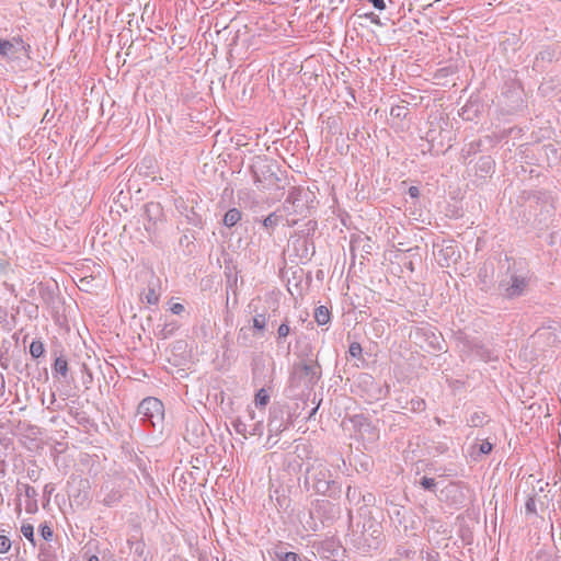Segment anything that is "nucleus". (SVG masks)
I'll return each mask as SVG.
<instances>
[{"label":"nucleus","mask_w":561,"mask_h":561,"mask_svg":"<svg viewBox=\"0 0 561 561\" xmlns=\"http://www.w3.org/2000/svg\"><path fill=\"white\" fill-rule=\"evenodd\" d=\"M351 492H352V489H351V486H348L347 492H346L347 497L354 496V493H351Z\"/></svg>","instance_id":"de8ad7c7"},{"label":"nucleus","mask_w":561,"mask_h":561,"mask_svg":"<svg viewBox=\"0 0 561 561\" xmlns=\"http://www.w3.org/2000/svg\"><path fill=\"white\" fill-rule=\"evenodd\" d=\"M248 416L252 423L248 424L247 422H244L238 417L232 422V426H233L234 431L238 434L243 435L244 437L247 436V434H249L251 436H254V435L261 436L263 434V430H264L263 421L262 420L254 421L255 412L253 409H248Z\"/></svg>","instance_id":"0eeeda50"},{"label":"nucleus","mask_w":561,"mask_h":561,"mask_svg":"<svg viewBox=\"0 0 561 561\" xmlns=\"http://www.w3.org/2000/svg\"><path fill=\"white\" fill-rule=\"evenodd\" d=\"M11 548V541L7 536L0 535V553H5Z\"/></svg>","instance_id":"c756f323"},{"label":"nucleus","mask_w":561,"mask_h":561,"mask_svg":"<svg viewBox=\"0 0 561 561\" xmlns=\"http://www.w3.org/2000/svg\"><path fill=\"white\" fill-rule=\"evenodd\" d=\"M411 336L415 339L416 343L422 348H427L428 351L443 350V335L431 325L415 328L414 331H412Z\"/></svg>","instance_id":"20e7f679"},{"label":"nucleus","mask_w":561,"mask_h":561,"mask_svg":"<svg viewBox=\"0 0 561 561\" xmlns=\"http://www.w3.org/2000/svg\"><path fill=\"white\" fill-rule=\"evenodd\" d=\"M179 329V323L176 321H171L164 323L160 331L157 333L159 339L165 340L172 336Z\"/></svg>","instance_id":"ddd939ff"},{"label":"nucleus","mask_w":561,"mask_h":561,"mask_svg":"<svg viewBox=\"0 0 561 561\" xmlns=\"http://www.w3.org/2000/svg\"><path fill=\"white\" fill-rule=\"evenodd\" d=\"M290 327L288 318H285L280 325L277 328L276 341L277 343H282L289 334Z\"/></svg>","instance_id":"dca6fc26"},{"label":"nucleus","mask_w":561,"mask_h":561,"mask_svg":"<svg viewBox=\"0 0 561 561\" xmlns=\"http://www.w3.org/2000/svg\"><path fill=\"white\" fill-rule=\"evenodd\" d=\"M408 192L411 197H417L420 195V191L416 186H410Z\"/></svg>","instance_id":"58836bf2"},{"label":"nucleus","mask_w":561,"mask_h":561,"mask_svg":"<svg viewBox=\"0 0 561 561\" xmlns=\"http://www.w3.org/2000/svg\"><path fill=\"white\" fill-rule=\"evenodd\" d=\"M21 533L28 541L34 543V527L31 524H23L21 527Z\"/></svg>","instance_id":"393cba45"},{"label":"nucleus","mask_w":561,"mask_h":561,"mask_svg":"<svg viewBox=\"0 0 561 561\" xmlns=\"http://www.w3.org/2000/svg\"><path fill=\"white\" fill-rule=\"evenodd\" d=\"M22 489L24 491V494L30 500H36L37 491L31 486L30 484H22Z\"/></svg>","instance_id":"cd10ccee"},{"label":"nucleus","mask_w":561,"mask_h":561,"mask_svg":"<svg viewBox=\"0 0 561 561\" xmlns=\"http://www.w3.org/2000/svg\"><path fill=\"white\" fill-rule=\"evenodd\" d=\"M144 547H145V545H144V543H141V542L137 543V547H136V549H135V552H136L138 556H142V553H144Z\"/></svg>","instance_id":"a19ab883"},{"label":"nucleus","mask_w":561,"mask_h":561,"mask_svg":"<svg viewBox=\"0 0 561 561\" xmlns=\"http://www.w3.org/2000/svg\"><path fill=\"white\" fill-rule=\"evenodd\" d=\"M426 408L425 400L419 397L412 398L409 402V409L413 412H422Z\"/></svg>","instance_id":"aec40b11"},{"label":"nucleus","mask_w":561,"mask_h":561,"mask_svg":"<svg viewBox=\"0 0 561 561\" xmlns=\"http://www.w3.org/2000/svg\"><path fill=\"white\" fill-rule=\"evenodd\" d=\"M536 561H558L553 556L547 552H538L536 556Z\"/></svg>","instance_id":"2f4dec72"},{"label":"nucleus","mask_w":561,"mask_h":561,"mask_svg":"<svg viewBox=\"0 0 561 561\" xmlns=\"http://www.w3.org/2000/svg\"><path fill=\"white\" fill-rule=\"evenodd\" d=\"M357 387L363 388L360 396L368 402L378 401L386 394L382 387L369 374L359 375Z\"/></svg>","instance_id":"423d86ee"},{"label":"nucleus","mask_w":561,"mask_h":561,"mask_svg":"<svg viewBox=\"0 0 561 561\" xmlns=\"http://www.w3.org/2000/svg\"><path fill=\"white\" fill-rule=\"evenodd\" d=\"M420 484L424 490L435 492L436 481L434 478L423 477L420 481Z\"/></svg>","instance_id":"b1692460"},{"label":"nucleus","mask_w":561,"mask_h":561,"mask_svg":"<svg viewBox=\"0 0 561 561\" xmlns=\"http://www.w3.org/2000/svg\"><path fill=\"white\" fill-rule=\"evenodd\" d=\"M39 531H41L42 537L45 540L49 541V540L53 539L54 531H53L51 527L48 524H46V523L42 524L39 526Z\"/></svg>","instance_id":"bb28decb"},{"label":"nucleus","mask_w":561,"mask_h":561,"mask_svg":"<svg viewBox=\"0 0 561 561\" xmlns=\"http://www.w3.org/2000/svg\"><path fill=\"white\" fill-rule=\"evenodd\" d=\"M27 477L33 482H36L39 479V470L38 469H27Z\"/></svg>","instance_id":"72a5a7b5"},{"label":"nucleus","mask_w":561,"mask_h":561,"mask_svg":"<svg viewBox=\"0 0 561 561\" xmlns=\"http://www.w3.org/2000/svg\"><path fill=\"white\" fill-rule=\"evenodd\" d=\"M54 491V485L48 483L44 486V493L50 494Z\"/></svg>","instance_id":"79ce46f5"},{"label":"nucleus","mask_w":561,"mask_h":561,"mask_svg":"<svg viewBox=\"0 0 561 561\" xmlns=\"http://www.w3.org/2000/svg\"><path fill=\"white\" fill-rule=\"evenodd\" d=\"M137 413L141 416L144 422L156 426L163 420V403L157 398L148 397L139 403Z\"/></svg>","instance_id":"39448f33"},{"label":"nucleus","mask_w":561,"mask_h":561,"mask_svg":"<svg viewBox=\"0 0 561 561\" xmlns=\"http://www.w3.org/2000/svg\"><path fill=\"white\" fill-rule=\"evenodd\" d=\"M254 302H255V299L252 300V302L250 304V307H254L253 311L256 312V307H255Z\"/></svg>","instance_id":"8fccbe9b"},{"label":"nucleus","mask_w":561,"mask_h":561,"mask_svg":"<svg viewBox=\"0 0 561 561\" xmlns=\"http://www.w3.org/2000/svg\"><path fill=\"white\" fill-rule=\"evenodd\" d=\"M68 371L69 368L67 359L64 356L57 357L53 364V373L65 378L67 377Z\"/></svg>","instance_id":"f8f14e48"},{"label":"nucleus","mask_w":561,"mask_h":561,"mask_svg":"<svg viewBox=\"0 0 561 561\" xmlns=\"http://www.w3.org/2000/svg\"><path fill=\"white\" fill-rule=\"evenodd\" d=\"M525 510L527 514H536V500L534 496H529L525 503Z\"/></svg>","instance_id":"c85d7f7f"},{"label":"nucleus","mask_w":561,"mask_h":561,"mask_svg":"<svg viewBox=\"0 0 561 561\" xmlns=\"http://www.w3.org/2000/svg\"><path fill=\"white\" fill-rule=\"evenodd\" d=\"M363 348L362 345L357 342L351 343L348 347V354L351 357L358 358L362 356Z\"/></svg>","instance_id":"a878e982"},{"label":"nucleus","mask_w":561,"mask_h":561,"mask_svg":"<svg viewBox=\"0 0 561 561\" xmlns=\"http://www.w3.org/2000/svg\"><path fill=\"white\" fill-rule=\"evenodd\" d=\"M4 474H5L4 463L2 461H0V476H4Z\"/></svg>","instance_id":"c03bdc74"},{"label":"nucleus","mask_w":561,"mask_h":561,"mask_svg":"<svg viewBox=\"0 0 561 561\" xmlns=\"http://www.w3.org/2000/svg\"><path fill=\"white\" fill-rule=\"evenodd\" d=\"M444 251H446V253H448V254L455 252L454 247H446V249Z\"/></svg>","instance_id":"a18cd8bd"},{"label":"nucleus","mask_w":561,"mask_h":561,"mask_svg":"<svg viewBox=\"0 0 561 561\" xmlns=\"http://www.w3.org/2000/svg\"><path fill=\"white\" fill-rule=\"evenodd\" d=\"M83 369L87 371V377L84 378L83 382L88 383L92 381V374L89 371L85 365H83Z\"/></svg>","instance_id":"ea45409f"},{"label":"nucleus","mask_w":561,"mask_h":561,"mask_svg":"<svg viewBox=\"0 0 561 561\" xmlns=\"http://www.w3.org/2000/svg\"><path fill=\"white\" fill-rule=\"evenodd\" d=\"M25 510L30 514L35 513L38 510L37 500H31L30 502H27Z\"/></svg>","instance_id":"f704fd0d"},{"label":"nucleus","mask_w":561,"mask_h":561,"mask_svg":"<svg viewBox=\"0 0 561 561\" xmlns=\"http://www.w3.org/2000/svg\"><path fill=\"white\" fill-rule=\"evenodd\" d=\"M470 422L473 426H481L484 423V415L474 413L471 415Z\"/></svg>","instance_id":"7c9ffc66"},{"label":"nucleus","mask_w":561,"mask_h":561,"mask_svg":"<svg viewBox=\"0 0 561 561\" xmlns=\"http://www.w3.org/2000/svg\"><path fill=\"white\" fill-rule=\"evenodd\" d=\"M89 561H99V558L96 556H92Z\"/></svg>","instance_id":"3c124183"},{"label":"nucleus","mask_w":561,"mask_h":561,"mask_svg":"<svg viewBox=\"0 0 561 561\" xmlns=\"http://www.w3.org/2000/svg\"><path fill=\"white\" fill-rule=\"evenodd\" d=\"M279 219L280 216H278L276 213H272L263 220V226L266 229L273 230L278 225Z\"/></svg>","instance_id":"4be33fe9"},{"label":"nucleus","mask_w":561,"mask_h":561,"mask_svg":"<svg viewBox=\"0 0 561 561\" xmlns=\"http://www.w3.org/2000/svg\"><path fill=\"white\" fill-rule=\"evenodd\" d=\"M241 219V211L237 208L229 209L224 216V225L233 227Z\"/></svg>","instance_id":"2eb2a0df"},{"label":"nucleus","mask_w":561,"mask_h":561,"mask_svg":"<svg viewBox=\"0 0 561 561\" xmlns=\"http://www.w3.org/2000/svg\"><path fill=\"white\" fill-rule=\"evenodd\" d=\"M335 482L331 479V471L321 460H314L306 471L305 485L317 494L331 495Z\"/></svg>","instance_id":"f257e3e1"},{"label":"nucleus","mask_w":561,"mask_h":561,"mask_svg":"<svg viewBox=\"0 0 561 561\" xmlns=\"http://www.w3.org/2000/svg\"><path fill=\"white\" fill-rule=\"evenodd\" d=\"M368 2H370L377 10H385L386 9V3L383 0H367Z\"/></svg>","instance_id":"e433bc0d"},{"label":"nucleus","mask_w":561,"mask_h":561,"mask_svg":"<svg viewBox=\"0 0 561 561\" xmlns=\"http://www.w3.org/2000/svg\"><path fill=\"white\" fill-rule=\"evenodd\" d=\"M301 191L293 187L284 202V208L288 214H302L304 205L299 204Z\"/></svg>","instance_id":"9d476101"},{"label":"nucleus","mask_w":561,"mask_h":561,"mask_svg":"<svg viewBox=\"0 0 561 561\" xmlns=\"http://www.w3.org/2000/svg\"><path fill=\"white\" fill-rule=\"evenodd\" d=\"M408 112L409 110L407 106L396 105L391 107L390 115L398 118H404L408 115Z\"/></svg>","instance_id":"5701e85b"},{"label":"nucleus","mask_w":561,"mask_h":561,"mask_svg":"<svg viewBox=\"0 0 561 561\" xmlns=\"http://www.w3.org/2000/svg\"><path fill=\"white\" fill-rule=\"evenodd\" d=\"M331 313L329 309L324 306H320L316 308L314 311V320L319 325H324L330 322Z\"/></svg>","instance_id":"4468645a"},{"label":"nucleus","mask_w":561,"mask_h":561,"mask_svg":"<svg viewBox=\"0 0 561 561\" xmlns=\"http://www.w3.org/2000/svg\"><path fill=\"white\" fill-rule=\"evenodd\" d=\"M283 561H300V558L295 552H286L282 558Z\"/></svg>","instance_id":"c9c22d12"},{"label":"nucleus","mask_w":561,"mask_h":561,"mask_svg":"<svg viewBox=\"0 0 561 561\" xmlns=\"http://www.w3.org/2000/svg\"><path fill=\"white\" fill-rule=\"evenodd\" d=\"M101 491L105 493L101 500V503L106 507L116 506L123 499V492L119 488H110L108 485H103Z\"/></svg>","instance_id":"9b49d317"},{"label":"nucleus","mask_w":561,"mask_h":561,"mask_svg":"<svg viewBox=\"0 0 561 561\" xmlns=\"http://www.w3.org/2000/svg\"><path fill=\"white\" fill-rule=\"evenodd\" d=\"M45 353L44 343L39 340H34L30 345V354L33 358H39Z\"/></svg>","instance_id":"f3484780"},{"label":"nucleus","mask_w":561,"mask_h":561,"mask_svg":"<svg viewBox=\"0 0 561 561\" xmlns=\"http://www.w3.org/2000/svg\"><path fill=\"white\" fill-rule=\"evenodd\" d=\"M270 402V394L266 389L261 388L254 398V403L256 408H265V405Z\"/></svg>","instance_id":"a211bd4d"},{"label":"nucleus","mask_w":561,"mask_h":561,"mask_svg":"<svg viewBox=\"0 0 561 561\" xmlns=\"http://www.w3.org/2000/svg\"><path fill=\"white\" fill-rule=\"evenodd\" d=\"M253 328L260 332H263L266 328V316L265 313H256L253 317Z\"/></svg>","instance_id":"412c9836"},{"label":"nucleus","mask_w":561,"mask_h":561,"mask_svg":"<svg viewBox=\"0 0 561 561\" xmlns=\"http://www.w3.org/2000/svg\"><path fill=\"white\" fill-rule=\"evenodd\" d=\"M151 208H156L157 210H159V205H154V204L147 205L146 211L150 213Z\"/></svg>","instance_id":"37998d69"},{"label":"nucleus","mask_w":561,"mask_h":561,"mask_svg":"<svg viewBox=\"0 0 561 561\" xmlns=\"http://www.w3.org/2000/svg\"><path fill=\"white\" fill-rule=\"evenodd\" d=\"M492 444L488 440H484L480 444L479 450L481 454H489L492 450Z\"/></svg>","instance_id":"473e14b6"},{"label":"nucleus","mask_w":561,"mask_h":561,"mask_svg":"<svg viewBox=\"0 0 561 561\" xmlns=\"http://www.w3.org/2000/svg\"><path fill=\"white\" fill-rule=\"evenodd\" d=\"M32 47L21 35L10 39L0 38V57L8 62L19 61L21 56L31 59Z\"/></svg>","instance_id":"f03ea898"},{"label":"nucleus","mask_w":561,"mask_h":561,"mask_svg":"<svg viewBox=\"0 0 561 561\" xmlns=\"http://www.w3.org/2000/svg\"><path fill=\"white\" fill-rule=\"evenodd\" d=\"M170 310L174 314H180L184 310V306L182 304L176 302L171 306Z\"/></svg>","instance_id":"4c0bfd02"},{"label":"nucleus","mask_w":561,"mask_h":561,"mask_svg":"<svg viewBox=\"0 0 561 561\" xmlns=\"http://www.w3.org/2000/svg\"><path fill=\"white\" fill-rule=\"evenodd\" d=\"M270 434L278 435L288 427V423L284 417V411L280 409H273L270 412L267 423Z\"/></svg>","instance_id":"1a4fd4ad"},{"label":"nucleus","mask_w":561,"mask_h":561,"mask_svg":"<svg viewBox=\"0 0 561 561\" xmlns=\"http://www.w3.org/2000/svg\"><path fill=\"white\" fill-rule=\"evenodd\" d=\"M435 421H436V423H437L438 425H440V424H442V420H440L439 417H435Z\"/></svg>","instance_id":"603ef678"},{"label":"nucleus","mask_w":561,"mask_h":561,"mask_svg":"<svg viewBox=\"0 0 561 561\" xmlns=\"http://www.w3.org/2000/svg\"><path fill=\"white\" fill-rule=\"evenodd\" d=\"M529 285V278L523 275L513 274L504 288L505 297L512 299L522 296Z\"/></svg>","instance_id":"6e6552de"},{"label":"nucleus","mask_w":561,"mask_h":561,"mask_svg":"<svg viewBox=\"0 0 561 561\" xmlns=\"http://www.w3.org/2000/svg\"><path fill=\"white\" fill-rule=\"evenodd\" d=\"M474 151V142L470 144V149L468 150V154Z\"/></svg>","instance_id":"49530a36"},{"label":"nucleus","mask_w":561,"mask_h":561,"mask_svg":"<svg viewBox=\"0 0 561 561\" xmlns=\"http://www.w3.org/2000/svg\"><path fill=\"white\" fill-rule=\"evenodd\" d=\"M160 294L156 290L154 286L149 285L144 293V300L149 305H156L159 301Z\"/></svg>","instance_id":"6ab92c4d"},{"label":"nucleus","mask_w":561,"mask_h":561,"mask_svg":"<svg viewBox=\"0 0 561 561\" xmlns=\"http://www.w3.org/2000/svg\"><path fill=\"white\" fill-rule=\"evenodd\" d=\"M317 409H318V408H314V409L312 410V412H311L310 416H311V415H313V414L317 412Z\"/></svg>","instance_id":"864d4df0"},{"label":"nucleus","mask_w":561,"mask_h":561,"mask_svg":"<svg viewBox=\"0 0 561 561\" xmlns=\"http://www.w3.org/2000/svg\"><path fill=\"white\" fill-rule=\"evenodd\" d=\"M321 374V366L317 362L308 360L294 366L290 379L296 386H298L300 381H304L309 388L313 387L319 381Z\"/></svg>","instance_id":"7ed1b4c3"},{"label":"nucleus","mask_w":561,"mask_h":561,"mask_svg":"<svg viewBox=\"0 0 561 561\" xmlns=\"http://www.w3.org/2000/svg\"><path fill=\"white\" fill-rule=\"evenodd\" d=\"M351 492H352V489H351V486H348L347 492H346L347 497L354 496V493H351Z\"/></svg>","instance_id":"09e8293b"}]
</instances>
